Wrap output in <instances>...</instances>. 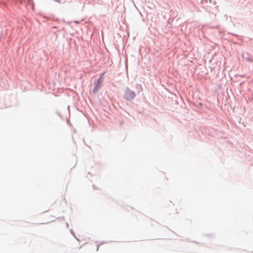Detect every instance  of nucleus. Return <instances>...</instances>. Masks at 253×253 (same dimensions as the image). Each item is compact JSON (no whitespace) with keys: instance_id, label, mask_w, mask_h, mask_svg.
Wrapping results in <instances>:
<instances>
[{"instance_id":"obj_3","label":"nucleus","mask_w":253,"mask_h":253,"mask_svg":"<svg viewBox=\"0 0 253 253\" xmlns=\"http://www.w3.org/2000/svg\"><path fill=\"white\" fill-rule=\"evenodd\" d=\"M104 75V73H103L101 76L100 77V78H99V79L98 80V81H97V83H99V84H101V82H102V80L103 78V76Z\"/></svg>"},{"instance_id":"obj_2","label":"nucleus","mask_w":253,"mask_h":253,"mask_svg":"<svg viewBox=\"0 0 253 253\" xmlns=\"http://www.w3.org/2000/svg\"><path fill=\"white\" fill-rule=\"evenodd\" d=\"M100 84H99V83H97L95 85V86H94V89H93V92L94 93H96V92L97 91V90H98V89H99V87H100Z\"/></svg>"},{"instance_id":"obj_1","label":"nucleus","mask_w":253,"mask_h":253,"mask_svg":"<svg viewBox=\"0 0 253 253\" xmlns=\"http://www.w3.org/2000/svg\"><path fill=\"white\" fill-rule=\"evenodd\" d=\"M135 94L129 89H126L125 93V97L128 100H131L134 98Z\"/></svg>"},{"instance_id":"obj_4","label":"nucleus","mask_w":253,"mask_h":253,"mask_svg":"<svg viewBox=\"0 0 253 253\" xmlns=\"http://www.w3.org/2000/svg\"><path fill=\"white\" fill-rule=\"evenodd\" d=\"M55 1L57 2L58 3H60L61 1V0H54Z\"/></svg>"}]
</instances>
